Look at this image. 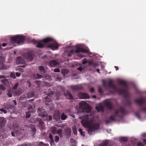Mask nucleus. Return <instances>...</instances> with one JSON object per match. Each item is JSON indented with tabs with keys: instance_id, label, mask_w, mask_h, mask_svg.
<instances>
[{
	"instance_id": "obj_2",
	"label": "nucleus",
	"mask_w": 146,
	"mask_h": 146,
	"mask_svg": "<svg viewBox=\"0 0 146 146\" xmlns=\"http://www.w3.org/2000/svg\"><path fill=\"white\" fill-rule=\"evenodd\" d=\"M118 83L119 84L124 86L122 89L116 88L115 86L113 84V81L111 80H110L108 81V85L104 80L102 81L104 87L111 88L114 91L117 92L119 94L123 95L125 97L128 96V86L126 82L124 81L120 80L118 81Z\"/></svg>"
},
{
	"instance_id": "obj_32",
	"label": "nucleus",
	"mask_w": 146,
	"mask_h": 146,
	"mask_svg": "<svg viewBox=\"0 0 146 146\" xmlns=\"http://www.w3.org/2000/svg\"><path fill=\"white\" fill-rule=\"evenodd\" d=\"M67 118V116L66 115H65L64 113H62L61 115V119L63 120L66 119Z\"/></svg>"
},
{
	"instance_id": "obj_52",
	"label": "nucleus",
	"mask_w": 146,
	"mask_h": 146,
	"mask_svg": "<svg viewBox=\"0 0 146 146\" xmlns=\"http://www.w3.org/2000/svg\"><path fill=\"white\" fill-rule=\"evenodd\" d=\"M47 121L51 120L52 119V117L51 115H50L46 118Z\"/></svg>"
},
{
	"instance_id": "obj_1",
	"label": "nucleus",
	"mask_w": 146,
	"mask_h": 146,
	"mask_svg": "<svg viewBox=\"0 0 146 146\" xmlns=\"http://www.w3.org/2000/svg\"><path fill=\"white\" fill-rule=\"evenodd\" d=\"M82 119L81 123L84 126L88 127V134L92 135L93 132L98 129L99 127V124L95 122L93 117L90 119L89 116L86 115L79 117Z\"/></svg>"
},
{
	"instance_id": "obj_19",
	"label": "nucleus",
	"mask_w": 146,
	"mask_h": 146,
	"mask_svg": "<svg viewBox=\"0 0 146 146\" xmlns=\"http://www.w3.org/2000/svg\"><path fill=\"white\" fill-rule=\"evenodd\" d=\"M44 122L41 119H40L39 121L38 126L42 129H44L45 128Z\"/></svg>"
},
{
	"instance_id": "obj_27",
	"label": "nucleus",
	"mask_w": 146,
	"mask_h": 146,
	"mask_svg": "<svg viewBox=\"0 0 146 146\" xmlns=\"http://www.w3.org/2000/svg\"><path fill=\"white\" fill-rule=\"evenodd\" d=\"M1 82L5 85L7 86L9 84V81L7 79H5L1 80Z\"/></svg>"
},
{
	"instance_id": "obj_22",
	"label": "nucleus",
	"mask_w": 146,
	"mask_h": 146,
	"mask_svg": "<svg viewBox=\"0 0 146 146\" xmlns=\"http://www.w3.org/2000/svg\"><path fill=\"white\" fill-rule=\"evenodd\" d=\"M29 126L32 129L33 134V135L35 134L36 132L35 126L32 124L30 125Z\"/></svg>"
},
{
	"instance_id": "obj_50",
	"label": "nucleus",
	"mask_w": 146,
	"mask_h": 146,
	"mask_svg": "<svg viewBox=\"0 0 146 146\" xmlns=\"http://www.w3.org/2000/svg\"><path fill=\"white\" fill-rule=\"evenodd\" d=\"M0 111H1L3 112L5 114L7 113V111L3 108L1 109H0Z\"/></svg>"
},
{
	"instance_id": "obj_20",
	"label": "nucleus",
	"mask_w": 146,
	"mask_h": 146,
	"mask_svg": "<svg viewBox=\"0 0 146 146\" xmlns=\"http://www.w3.org/2000/svg\"><path fill=\"white\" fill-rule=\"evenodd\" d=\"M58 64V63L55 60H52L49 62V64L50 67H53Z\"/></svg>"
},
{
	"instance_id": "obj_56",
	"label": "nucleus",
	"mask_w": 146,
	"mask_h": 146,
	"mask_svg": "<svg viewBox=\"0 0 146 146\" xmlns=\"http://www.w3.org/2000/svg\"><path fill=\"white\" fill-rule=\"evenodd\" d=\"M93 62L92 61H90L88 62V64L89 66L92 65L93 64Z\"/></svg>"
},
{
	"instance_id": "obj_48",
	"label": "nucleus",
	"mask_w": 146,
	"mask_h": 146,
	"mask_svg": "<svg viewBox=\"0 0 146 146\" xmlns=\"http://www.w3.org/2000/svg\"><path fill=\"white\" fill-rule=\"evenodd\" d=\"M0 89L2 90H4L5 89V88L3 85L1 84L0 85Z\"/></svg>"
},
{
	"instance_id": "obj_37",
	"label": "nucleus",
	"mask_w": 146,
	"mask_h": 146,
	"mask_svg": "<svg viewBox=\"0 0 146 146\" xmlns=\"http://www.w3.org/2000/svg\"><path fill=\"white\" fill-rule=\"evenodd\" d=\"M8 106L9 109H12L13 110L15 109V106L13 105L9 104L8 105Z\"/></svg>"
},
{
	"instance_id": "obj_42",
	"label": "nucleus",
	"mask_w": 146,
	"mask_h": 146,
	"mask_svg": "<svg viewBox=\"0 0 146 146\" xmlns=\"http://www.w3.org/2000/svg\"><path fill=\"white\" fill-rule=\"evenodd\" d=\"M32 145L30 143H25L21 145V146H31Z\"/></svg>"
},
{
	"instance_id": "obj_33",
	"label": "nucleus",
	"mask_w": 146,
	"mask_h": 146,
	"mask_svg": "<svg viewBox=\"0 0 146 146\" xmlns=\"http://www.w3.org/2000/svg\"><path fill=\"white\" fill-rule=\"evenodd\" d=\"M89 51L88 49L82 48L81 52L88 53Z\"/></svg>"
},
{
	"instance_id": "obj_31",
	"label": "nucleus",
	"mask_w": 146,
	"mask_h": 146,
	"mask_svg": "<svg viewBox=\"0 0 146 146\" xmlns=\"http://www.w3.org/2000/svg\"><path fill=\"white\" fill-rule=\"evenodd\" d=\"M68 72V70L67 69H63L62 70L61 72L62 75L64 76H65V75Z\"/></svg>"
},
{
	"instance_id": "obj_18",
	"label": "nucleus",
	"mask_w": 146,
	"mask_h": 146,
	"mask_svg": "<svg viewBox=\"0 0 146 146\" xmlns=\"http://www.w3.org/2000/svg\"><path fill=\"white\" fill-rule=\"evenodd\" d=\"M22 129L19 127H17L16 129H14V131L16 136L20 135L22 133Z\"/></svg>"
},
{
	"instance_id": "obj_40",
	"label": "nucleus",
	"mask_w": 146,
	"mask_h": 146,
	"mask_svg": "<svg viewBox=\"0 0 146 146\" xmlns=\"http://www.w3.org/2000/svg\"><path fill=\"white\" fill-rule=\"evenodd\" d=\"M121 141H127V138L126 137H123L120 138Z\"/></svg>"
},
{
	"instance_id": "obj_5",
	"label": "nucleus",
	"mask_w": 146,
	"mask_h": 146,
	"mask_svg": "<svg viewBox=\"0 0 146 146\" xmlns=\"http://www.w3.org/2000/svg\"><path fill=\"white\" fill-rule=\"evenodd\" d=\"M80 107L82 111L84 112L90 113L91 108L87 103L84 101H82L79 103Z\"/></svg>"
},
{
	"instance_id": "obj_63",
	"label": "nucleus",
	"mask_w": 146,
	"mask_h": 146,
	"mask_svg": "<svg viewBox=\"0 0 146 146\" xmlns=\"http://www.w3.org/2000/svg\"><path fill=\"white\" fill-rule=\"evenodd\" d=\"M94 88H92L90 89V91L91 92H94Z\"/></svg>"
},
{
	"instance_id": "obj_58",
	"label": "nucleus",
	"mask_w": 146,
	"mask_h": 146,
	"mask_svg": "<svg viewBox=\"0 0 146 146\" xmlns=\"http://www.w3.org/2000/svg\"><path fill=\"white\" fill-rule=\"evenodd\" d=\"M16 75L17 76L19 77L21 75V73H19L18 72H17L16 73Z\"/></svg>"
},
{
	"instance_id": "obj_62",
	"label": "nucleus",
	"mask_w": 146,
	"mask_h": 146,
	"mask_svg": "<svg viewBox=\"0 0 146 146\" xmlns=\"http://www.w3.org/2000/svg\"><path fill=\"white\" fill-rule=\"evenodd\" d=\"M77 69L78 70H80V72H81L82 71V67H80L78 68H77Z\"/></svg>"
},
{
	"instance_id": "obj_38",
	"label": "nucleus",
	"mask_w": 146,
	"mask_h": 146,
	"mask_svg": "<svg viewBox=\"0 0 146 146\" xmlns=\"http://www.w3.org/2000/svg\"><path fill=\"white\" fill-rule=\"evenodd\" d=\"M34 95V94L33 92L29 93L27 94V97L28 98H31L33 97Z\"/></svg>"
},
{
	"instance_id": "obj_45",
	"label": "nucleus",
	"mask_w": 146,
	"mask_h": 146,
	"mask_svg": "<svg viewBox=\"0 0 146 146\" xmlns=\"http://www.w3.org/2000/svg\"><path fill=\"white\" fill-rule=\"evenodd\" d=\"M72 130L73 132V133L74 135H76L77 133V131L76 128L75 127H73Z\"/></svg>"
},
{
	"instance_id": "obj_28",
	"label": "nucleus",
	"mask_w": 146,
	"mask_h": 146,
	"mask_svg": "<svg viewBox=\"0 0 146 146\" xmlns=\"http://www.w3.org/2000/svg\"><path fill=\"white\" fill-rule=\"evenodd\" d=\"M38 146H49L48 144L44 143L42 142H39L37 143Z\"/></svg>"
},
{
	"instance_id": "obj_44",
	"label": "nucleus",
	"mask_w": 146,
	"mask_h": 146,
	"mask_svg": "<svg viewBox=\"0 0 146 146\" xmlns=\"http://www.w3.org/2000/svg\"><path fill=\"white\" fill-rule=\"evenodd\" d=\"M31 115V113L29 112H27L26 113V118H29Z\"/></svg>"
},
{
	"instance_id": "obj_46",
	"label": "nucleus",
	"mask_w": 146,
	"mask_h": 146,
	"mask_svg": "<svg viewBox=\"0 0 146 146\" xmlns=\"http://www.w3.org/2000/svg\"><path fill=\"white\" fill-rule=\"evenodd\" d=\"M59 139V137L58 136H56L55 137L54 139V141L56 143H57L58 142Z\"/></svg>"
},
{
	"instance_id": "obj_43",
	"label": "nucleus",
	"mask_w": 146,
	"mask_h": 146,
	"mask_svg": "<svg viewBox=\"0 0 146 146\" xmlns=\"http://www.w3.org/2000/svg\"><path fill=\"white\" fill-rule=\"evenodd\" d=\"M61 95V93L60 94V92H57L56 93V100H58L60 98V95Z\"/></svg>"
},
{
	"instance_id": "obj_4",
	"label": "nucleus",
	"mask_w": 146,
	"mask_h": 146,
	"mask_svg": "<svg viewBox=\"0 0 146 146\" xmlns=\"http://www.w3.org/2000/svg\"><path fill=\"white\" fill-rule=\"evenodd\" d=\"M128 113L127 111L123 108L120 107L118 109L115 110L114 113L112 114L109 117V119H107L105 120L106 123H108L111 122V121H115V118L117 117L122 118L124 115L127 114Z\"/></svg>"
},
{
	"instance_id": "obj_10",
	"label": "nucleus",
	"mask_w": 146,
	"mask_h": 146,
	"mask_svg": "<svg viewBox=\"0 0 146 146\" xmlns=\"http://www.w3.org/2000/svg\"><path fill=\"white\" fill-rule=\"evenodd\" d=\"M53 119L56 121L60 120V113L58 111H56L53 115Z\"/></svg>"
},
{
	"instance_id": "obj_47",
	"label": "nucleus",
	"mask_w": 146,
	"mask_h": 146,
	"mask_svg": "<svg viewBox=\"0 0 146 146\" xmlns=\"http://www.w3.org/2000/svg\"><path fill=\"white\" fill-rule=\"evenodd\" d=\"M18 83H16L13 88V89L14 90L17 89L18 86Z\"/></svg>"
},
{
	"instance_id": "obj_7",
	"label": "nucleus",
	"mask_w": 146,
	"mask_h": 146,
	"mask_svg": "<svg viewBox=\"0 0 146 146\" xmlns=\"http://www.w3.org/2000/svg\"><path fill=\"white\" fill-rule=\"evenodd\" d=\"M145 98L143 97H142L140 99H135L134 102L137 104H138L140 108L139 109V111H146V108H144L142 107V105L146 102Z\"/></svg>"
},
{
	"instance_id": "obj_16",
	"label": "nucleus",
	"mask_w": 146,
	"mask_h": 146,
	"mask_svg": "<svg viewBox=\"0 0 146 146\" xmlns=\"http://www.w3.org/2000/svg\"><path fill=\"white\" fill-rule=\"evenodd\" d=\"M16 62L17 63L19 64H22L25 63V61L24 60L20 57L17 58Z\"/></svg>"
},
{
	"instance_id": "obj_34",
	"label": "nucleus",
	"mask_w": 146,
	"mask_h": 146,
	"mask_svg": "<svg viewBox=\"0 0 146 146\" xmlns=\"http://www.w3.org/2000/svg\"><path fill=\"white\" fill-rule=\"evenodd\" d=\"M108 144V142L107 141H104L101 144L102 146H107Z\"/></svg>"
},
{
	"instance_id": "obj_57",
	"label": "nucleus",
	"mask_w": 146,
	"mask_h": 146,
	"mask_svg": "<svg viewBox=\"0 0 146 146\" xmlns=\"http://www.w3.org/2000/svg\"><path fill=\"white\" fill-rule=\"evenodd\" d=\"M137 146H144L143 145L141 142H139L137 144Z\"/></svg>"
},
{
	"instance_id": "obj_53",
	"label": "nucleus",
	"mask_w": 146,
	"mask_h": 146,
	"mask_svg": "<svg viewBox=\"0 0 146 146\" xmlns=\"http://www.w3.org/2000/svg\"><path fill=\"white\" fill-rule=\"evenodd\" d=\"M87 62V61L86 60V58H84V59L82 62V63L83 64H85Z\"/></svg>"
},
{
	"instance_id": "obj_3",
	"label": "nucleus",
	"mask_w": 146,
	"mask_h": 146,
	"mask_svg": "<svg viewBox=\"0 0 146 146\" xmlns=\"http://www.w3.org/2000/svg\"><path fill=\"white\" fill-rule=\"evenodd\" d=\"M32 42L35 44H36V46L39 48H42L44 47L43 43L46 44L50 42H52V43L48 46V48H50L53 50H54L58 48V45L57 43L53 38L50 37H48L39 40L33 39L32 40Z\"/></svg>"
},
{
	"instance_id": "obj_49",
	"label": "nucleus",
	"mask_w": 146,
	"mask_h": 146,
	"mask_svg": "<svg viewBox=\"0 0 146 146\" xmlns=\"http://www.w3.org/2000/svg\"><path fill=\"white\" fill-rule=\"evenodd\" d=\"M135 115L139 119H140L141 118V117L139 113L138 112H136L135 113Z\"/></svg>"
},
{
	"instance_id": "obj_41",
	"label": "nucleus",
	"mask_w": 146,
	"mask_h": 146,
	"mask_svg": "<svg viewBox=\"0 0 146 146\" xmlns=\"http://www.w3.org/2000/svg\"><path fill=\"white\" fill-rule=\"evenodd\" d=\"M11 77L13 78V79H15L16 77L15 76V73L14 72H11L10 74Z\"/></svg>"
},
{
	"instance_id": "obj_23",
	"label": "nucleus",
	"mask_w": 146,
	"mask_h": 146,
	"mask_svg": "<svg viewBox=\"0 0 146 146\" xmlns=\"http://www.w3.org/2000/svg\"><path fill=\"white\" fill-rule=\"evenodd\" d=\"M38 69L41 74H43L46 72V71L44 67L42 66H39Z\"/></svg>"
},
{
	"instance_id": "obj_61",
	"label": "nucleus",
	"mask_w": 146,
	"mask_h": 146,
	"mask_svg": "<svg viewBox=\"0 0 146 146\" xmlns=\"http://www.w3.org/2000/svg\"><path fill=\"white\" fill-rule=\"evenodd\" d=\"M98 91L100 93H103V90L102 89L100 88L98 89Z\"/></svg>"
},
{
	"instance_id": "obj_14",
	"label": "nucleus",
	"mask_w": 146,
	"mask_h": 146,
	"mask_svg": "<svg viewBox=\"0 0 146 146\" xmlns=\"http://www.w3.org/2000/svg\"><path fill=\"white\" fill-rule=\"evenodd\" d=\"M71 89L73 91H78L82 89L83 88L81 85H78L70 86Z\"/></svg>"
},
{
	"instance_id": "obj_64",
	"label": "nucleus",
	"mask_w": 146,
	"mask_h": 146,
	"mask_svg": "<svg viewBox=\"0 0 146 146\" xmlns=\"http://www.w3.org/2000/svg\"><path fill=\"white\" fill-rule=\"evenodd\" d=\"M11 134L12 135L13 137H15V133H14L13 132H11Z\"/></svg>"
},
{
	"instance_id": "obj_26",
	"label": "nucleus",
	"mask_w": 146,
	"mask_h": 146,
	"mask_svg": "<svg viewBox=\"0 0 146 146\" xmlns=\"http://www.w3.org/2000/svg\"><path fill=\"white\" fill-rule=\"evenodd\" d=\"M96 109L98 112H99L100 111L103 112L104 111V108L102 106H100L99 107H96Z\"/></svg>"
},
{
	"instance_id": "obj_29",
	"label": "nucleus",
	"mask_w": 146,
	"mask_h": 146,
	"mask_svg": "<svg viewBox=\"0 0 146 146\" xmlns=\"http://www.w3.org/2000/svg\"><path fill=\"white\" fill-rule=\"evenodd\" d=\"M62 129H59L56 131V133L58 134L60 137H62Z\"/></svg>"
},
{
	"instance_id": "obj_6",
	"label": "nucleus",
	"mask_w": 146,
	"mask_h": 146,
	"mask_svg": "<svg viewBox=\"0 0 146 146\" xmlns=\"http://www.w3.org/2000/svg\"><path fill=\"white\" fill-rule=\"evenodd\" d=\"M25 40L23 36H17L11 37L10 38L11 42L13 44H20L23 43Z\"/></svg>"
},
{
	"instance_id": "obj_24",
	"label": "nucleus",
	"mask_w": 146,
	"mask_h": 146,
	"mask_svg": "<svg viewBox=\"0 0 146 146\" xmlns=\"http://www.w3.org/2000/svg\"><path fill=\"white\" fill-rule=\"evenodd\" d=\"M9 66L6 65L2 64L0 66V68L2 70H5L9 68Z\"/></svg>"
},
{
	"instance_id": "obj_51",
	"label": "nucleus",
	"mask_w": 146,
	"mask_h": 146,
	"mask_svg": "<svg viewBox=\"0 0 146 146\" xmlns=\"http://www.w3.org/2000/svg\"><path fill=\"white\" fill-rule=\"evenodd\" d=\"M126 105L128 106H130L131 105V102L130 101L128 100L126 102Z\"/></svg>"
},
{
	"instance_id": "obj_55",
	"label": "nucleus",
	"mask_w": 146,
	"mask_h": 146,
	"mask_svg": "<svg viewBox=\"0 0 146 146\" xmlns=\"http://www.w3.org/2000/svg\"><path fill=\"white\" fill-rule=\"evenodd\" d=\"M27 83L29 85L28 87H30V86H31V82H30V81H29V80H27Z\"/></svg>"
},
{
	"instance_id": "obj_9",
	"label": "nucleus",
	"mask_w": 146,
	"mask_h": 146,
	"mask_svg": "<svg viewBox=\"0 0 146 146\" xmlns=\"http://www.w3.org/2000/svg\"><path fill=\"white\" fill-rule=\"evenodd\" d=\"M23 56L24 57L28 62L31 61L33 60V55L31 53H24L23 54Z\"/></svg>"
},
{
	"instance_id": "obj_60",
	"label": "nucleus",
	"mask_w": 146,
	"mask_h": 146,
	"mask_svg": "<svg viewBox=\"0 0 146 146\" xmlns=\"http://www.w3.org/2000/svg\"><path fill=\"white\" fill-rule=\"evenodd\" d=\"M98 65V64L97 63H95L93 64L92 66L94 67H96V66Z\"/></svg>"
},
{
	"instance_id": "obj_11",
	"label": "nucleus",
	"mask_w": 146,
	"mask_h": 146,
	"mask_svg": "<svg viewBox=\"0 0 146 146\" xmlns=\"http://www.w3.org/2000/svg\"><path fill=\"white\" fill-rule=\"evenodd\" d=\"M6 119L3 117H0V128L2 129L5 125L6 123Z\"/></svg>"
},
{
	"instance_id": "obj_25",
	"label": "nucleus",
	"mask_w": 146,
	"mask_h": 146,
	"mask_svg": "<svg viewBox=\"0 0 146 146\" xmlns=\"http://www.w3.org/2000/svg\"><path fill=\"white\" fill-rule=\"evenodd\" d=\"M49 138L50 139V143L51 144H54V140L53 138V137L51 133H50L49 134Z\"/></svg>"
},
{
	"instance_id": "obj_39",
	"label": "nucleus",
	"mask_w": 146,
	"mask_h": 146,
	"mask_svg": "<svg viewBox=\"0 0 146 146\" xmlns=\"http://www.w3.org/2000/svg\"><path fill=\"white\" fill-rule=\"evenodd\" d=\"M81 49L82 48L78 47L75 50V52L76 53H79L81 52Z\"/></svg>"
},
{
	"instance_id": "obj_35",
	"label": "nucleus",
	"mask_w": 146,
	"mask_h": 146,
	"mask_svg": "<svg viewBox=\"0 0 146 146\" xmlns=\"http://www.w3.org/2000/svg\"><path fill=\"white\" fill-rule=\"evenodd\" d=\"M5 61V58L2 56H0V63L1 64H3Z\"/></svg>"
},
{
	"instance_id": "obj_54",
	"label": "nucleus",
	"mask_w": 146,
	"mask_h": 146,
	"mask_svg": "<svg viewBox=\"0 0 146 146\" xmlns=\"http://www.w3.org/2000/svg\"><path fill=\"white\" fill-rule=\"evenodd\" d=\"M54 72H60V70L59 68H56L54 69Z\"/></svg>"
},
{
	"instance_id": "obj_59",
	"label": "nucleus",
	"mask_w": 146,
	"mask_h": 146,
	"mask_svg": "<svg viewBox=\"0 0 146 146\" xmlns=\"http://www.w3.org/2000/svg\"><path fill=\"white\" fill-rule=\"evenodd\" d=\"M7 95L9 97H11L12 96V94L11 93H7Z\"/></svg>"
},
{
	"instance_id": "obj_15",
	"label": "nucleus",
	"mask_w": 146,
	"mask_h": 146,
	"mask_svg": "<svg viewBox=\"0 0 146 146\" xmlns=\"http://www.w3.org/2000/svg\"><path fill=\"white\" fill-rule=\"evenodd\" d=\"M104 105L108 109L111 110L112 108V105L110 101L106 100L104 101Z\"/></svg>"
},
{
	"instance_id": "obj_21",
	"label": "nucleus",
	"mask_w": 146,
	"mask_h": 146,
	"mask_svg": "<svg viewBox=\"0 0 146 146\" xmlns=\"http://www.w3.org/2000/svg\"><path fill=\"white\" fill-rule=\"evenodd\" d=\"M65 130L66 135L68 137H70L71 133V129L69 128H66L65 129Z\"/></svg>"
},
{
	"instance_id": "obj_12",
	"label": "nucleus",
	"mask_w": 146,
	"mask_h": 146,
	"mask_svg": "<svg viewBox=\"0 0 146 146\" xmlns=\"http://www.w3.org/2000/svg\"><path fill=\"white\" fill-rule=\"evenodd\" d=\"M39 114L43 117H45L47 116V114L44 110L42 109L38 108L37 110Z\"/></svg>"
},
{
	"instance_id": "obj_13",
	"label": "nucleus",
	"mask_w": 146,
	"mask_h": 146,
	"mask_svg": "<svg viewBox=\"0 0 146 146\" xmlns=\"http://www.w3.org/2000/svg\"><path fill=\"white\" fill-rule=\"evenodd\" d=\"M78 95L80 99H88L89 98L88 94L86 93H82L79 92Z\"/></svg>"
},
{
	"instance_id": "obj_17",
	"label": "nucleus",
	"mask_w": 146,
	"mask_h": 146,
	"mask_svg": "<svg viewBox=\"0 0 146 146\" xmlns=\"http://www.w3.org/2000/svg\"><path fill=\"white\" fill-rule=\"evenodd\" d=\"M64 95L67 98L69 99H73V97L72 95L70 93V92L67 91L66 93H64Z\"/></svg>"
},
{
	"instance_id": "obj_30",
	"label": "nucleus",
	"mask_w": 146,
	"mask_h": 146,
	"mask_svg": "<svg viewBox=\"0 0 146 146\" xmlns=\"http://www.w3.org/2000/svg\"><path fill=\"white\" fill-rule=\"evenodd\" d=\"M56 129L55 127H52L51 128V131L53 134H55L56 133Z\"/></svg>"
},
{
	"instance_id": "obj_8",
	"label": "nucleus",
	"mask_w": 146,
	"mask_h": 146,
	"mask_svg": "<svg viewBox=\"0 0 146 146\" xmlns=\"http://www.w3.org/2000/svg\"><path fill=\"white\" fill-rule=\"evenodd\" d=\"M44 93L46 94L47 96L45 97V102H51L52 99L50 98V97L53 94L54 92L52 91L50 89L48 91H44Z\"/></svg>"
},
{
	"instance_id": "obj_36",
	"label": "nucleus",
	"mask_w": 146,
	"mask_h": 146,
	"mask_svg": "<svg viewBox=\"0 0 146 146\" xmlns=\"http://www.w3.org/2000/svg\"><path fill=\"white\" fill-rule=\"evenodd\" d=\"M34 78H42V76L38 74H37L36 75L35 74L33 76Z\"/></svg>"
}]
</instances>
